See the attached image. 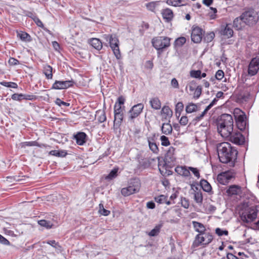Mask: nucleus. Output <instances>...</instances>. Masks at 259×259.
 Listing matches in <instances>:
<instances>
[{
	"instance_id": "7c9ffc66",
	"label": "nucleus",
	"mask_w": 259,
	"mask_h": 259,
	"mask_svg": "<svg viewBox=\"0 0 259 259\" xmlns=\"http://www.w3.org/2000/svg\"><path fill=\"white\" fill-rule=\"evenodd\" d=\"M200 185L202 189L206 192H210L211 191L212 188L210 184L205 180H202L200 181Z\"/></svg>"
},
{
	"instance_id": "f3484780",
	"label": "nucleus",
	"mask_w": 259,
	"mask_h": 259,
	"mask_svg": "<svg viewBox=\"0 0 259 259\" xmlns=\"http://www.w3.org/2000/svg\"><path fill=\"white\" fill-rule=\"evenodd\" d=\"M161 114L162 120H169L172 115V111L167 106H164L161 109Z\"/></svg>"
},
{
	"instance_id": "2eb2a0df",
	"label": "nucleus",
	"mask_w": 259,
	"mask_h": 259,
	"mask_svg": "<svg viewBox=\"0 0 259 259\" xmlns=\"http://www.w3.org/2000/svg\"><path fill=\"white\" fill-rule=\"evenodd\" d=\"M229 196L238 195L242 192L241 186L237 185H232L230 186L226 191Z\"/></svg>"
},
{
	"instance_id": "dca6fc26",
	"label": "nucleus",
	"mask_w": 259,
	"mask_h": 259,
	"mask_svg": "<svg viewBox=\"0 0 259 259\" xmlns=\"http://www.w3.org/2000/svg\"><path fill=\"white\" fill-rule=\"evenodd\" d=\"M189 166H177L175 168V171L180 176L188 178L190 177L191 173L189 172Z\"/></svg>"
},
{
	"instance_id": "7ed1b4c3",
	"label": "nucleus",
	"mask_w": 259,
	"mask_h": 259,
	"mask_svg": "<svg viewBox=\"0 0 259 259\" xmlns=\"http://www.w3.org/2000/svg\"><path fill=\"white\" fill-rule=\"evenodd\" d=\"M141 188V182L139 179H131L128 186L121 190V194L124 197L137 193L139 192Z\"/></svg>"
},
{
	"instance_id": "6e6d98bb",
	"label": "nucleus",
	"mask_w": 259,
	"mask_h": 259,
	"mask_svg": "<svg viewBox=\"0 0 259 259\" xmlns=\"http://www.w3.org/2000/svg\"><path fill=\"white\" fill-rule=\"evenodd\" d=\"M38 144L36 141L25 142L22 143V147L26 146H38Z\"/></svg>"
},
{
	"instance_id": "393cba45",
	"label": "nucleus",
	"mask_w": 259,
	"mask_h": 259,
	"mask_svg": "<svg viewBox=\"0 0 259 259\" xmlns=\"http://www.w3.org/2000/svg\"><path fill=\"white\" fill-rule=\"evenodd\" d=\"M87 135L84 133L80 132L75 136L76 142L78 145H82L85 142Z\"/></svg>"
},
{
	"instance_id": "b1692460",
	"label": "nucleus",
	"mask_w": 259,
	"mask_h": 259,
	"mask_svg": "<svg viewBox=\"0 0 259 259\" xmlns=\"http://www.w3.org/2000/svg\"><path fill=\"white\" fill-rule=\"evenodd\" d=\"M170 121L168 120V122L163 123L161 126V131L163 134L168 135L171 134L172 131V127L171 125L169 123Z\"/></svg>"
},
{
	"instance_id": "0eeeda50",
	"label": "nucleus",
	"mask_w": 259,
	"mask_h": 259,
	"mask_svg": "<svg viewBox=\"0 0 259 259\" xmlns=\"http://www.w3.org/2000/svg\"><path fill=\"white\" fill-rule=\"evenodd\" d=\"M241 16L242 19L244 20L246 25L255 24L258 20V14L253 9L245 11L241 14Z\"/></svg>"
},
{
	"instance_id": "774afa93",
	"label": "nucleus",
	"mask_w": 259,
	"mask_h": 259,
	"mask_svg": "<svg viewBox=\"0 0 259 259\" xmlns=\"http://www.w3.org/2000/svg\"><path fill=\"white\" fill-rule=\"evenodd\" d=\"M33 21L35 22L36 24L40 27L43 28L44 27V24L41 21V20L37 17L35 18V19L33 20Z\"/></svg>"
},
{
	"instance_id": "f257e3e1",
	"label": "nucleus",
	"mask_w": 259,
	"mask_h": 259,
	"mask_svg": "<svg viewBox=\"0 0 259 259\" xmlns=\"http://www.w3.org/2000/svg\"><path fill=\"white\" fill-rule=\"evenodd\" d=\"M217 150L220 162L227 163L237 158V151L228 142H222L217 144Z\"/></svg>"
},
{
	"instance_id": "5fc2aeb1",
	"label": "nucleus",
	"mask_w": 259,
	"mask_h": 259,
	"mask_svg": "<svg viewBox=\"0 0 259 259\" xmlns=\"http://www.w3.org/2000/svg\"><path fill=\"white\" fill-rule=\"evenodd\" d=\"M215 233L219 236H221L223 235H228V231L227 230H222L220 228H217L215 229Z\"/></svg>"
},
{
	"instance_id": "2f4dec72",
	"label": "nucleus",
	"mask_w": 259,
	"mask_h": 259,
	"mask_svg": "<svg viewBox=\"0 0 259 259\" xmlns=\"http://www.w3.org/2000/svg\"><path fill=\"white\" fill-rule=\"evenodd\" d=\"M162 227V224L156 225L154 229L148 233V235L150 237H154L158 235Z\"/></svg>"
},
{
	"instance_id": "473e14b6",
	"label": "nucleus",
	"mask_w": 259,
	"mask_h": 259,
	"mask_svg": "<svg viewBox=\"0 0 259 259\" xmlns=\"http://www.w3.org/2000/svg\"><path fill=\"white\" fill-rule=\"evenodd\" d=\"M198 110V106L196 104L190 103L186 106V111L188 113H191Z\"/></svg>"
},
{
	"instance_id": "37998d69",
	"label": "nucleus",
	"mask_w": 259,
	"mask_h": 259,
	"mask_svg": "<svg viewBox=\"0 0 259 259\" xmlns=\"http://www.w3.org/2000/svg\"><path fill=\"white\" fill-rule=\"evenodd\" d=\"M181 0H167L166 3L170 6L178 7L182 5Z\"/></svg>"
},
{
	"instance_id": "ddd939ff",
	"label": "nucleus",
	"mask_w": 259,
	"mask_h": 259,
	"mask_svg": "<svg viewBox=\"0 0 259 259\" xmlns=\"http://www.w3.org/2000/svg\"><path fill=\"white\" fill-rule=\"evenodd\" d=\"M74 82L72 80L58 81L56 80L52 85V88L55 90L66 89L73 86Z\"/></svg>"
},
{
	"instance_id": "1a4fd4ad",
	"label": "nucleus",
	"mask_w": 259,
	"mask_h": 259,
	"mask_svg": "<svg viewBox=\"0 0 259 259\" xmlns=\"http://www.w3.org/2000/svg\"><path fill=\"white\" fill-rule=\"evenodd\" d=\"M235 177V173L232 170L226 171L219 174L217 180L222 185H226Z\"/></svg>"
},
{
	"instance_id": "052dcab7",
	"label": "nucleus",
	"mask_w": 259,
	"mask_h": 259,
	"mask_svg": "<svg viewBox=\"0 0 259 259\" xmlns=\"http://www.w3.org/2000/svg\"><path fill=\"white\" fill-rule=\"evenodd\" d=\"M186 42V38L184 37H181L177 38L176 43L178 46H182Z\"/></svg>"
},
{
	"instance_id": "e2e57ef3",
	"label": "nucleus",
	"mask_w": 259,
	"mask_h": 259,
	"mask_svg": "<svg viewBox=\"0 0 259 259\" xmlns=\"http://www.w3.org/2000/svg\"><path fill=\"white\" fill-rule=\"evenodd\" d=\"M182 206L185 208H188L189 206V201L185 198H183L181 199Z\"/></svg>"
},
{
	"instance_id": "338daca9",
	"label": "nucleus",
	"mask_w": 259,
	"mask_h": 259,
	"mask_svg": "<svg viewBox=\"0 0 259 259\" xmlns=\"http://www.w3.org/2000/svg\"><path fill=\"white\" fill-rule=\"evenodd\" d=\"M171 85L173 88L175 89H178L179 88L178 81L175 78H174L171 79Z\"/></svg>"
},
{
	"instance_id": "c9c22d12",
	"label": "nucleus",
	"mask_w": 259,
	"mask_h": 259,
	"mask_svg": "<svg viewBox=\"0 0 259 259\" xmlns=\"http://www.w3.org/2000/svg\"><path fill=\"white\" fill-rule=\"evenodd\" d=\"M96 117L101 123L104 122L106 120V116L103 111H98L96 112Z\"/></svg>"
},
{
	"instance_id": "423d86ee",
	"label": "nucleus",
	"mask_w": 259,
	"mask_h": 259,
	"mask_svg": "<svg viewBox=\"0 0 259 259\" xmlns=\"http://www.w3.org/2000/svg\"><path fill=\"white\" fill-rule=\"evenodd\" d=\"M257 210L254 207L245 208L240 214L241 220L244 223L253 222L257 217Z\"/></svg>"
},
{
	"instance_id": "c03bdc74",
	"label": "nucleus",
	"mask_w": 259,
	"mask_h": 259,
	"mask_svg": "<svg viewBox=\"0 0 259 259\" xmlns=\"http://www.w3.org/2000/svg\"><path fill=\"white\" fill-rule=\"evenodd\" d=\"M189 172L191 171V172L194 175V176L197 179L200 178V175L199 170L197 168L189 166Z\"/></svg>"
},
{
	"instance_id": "e433bc0d",
	"label": "nucleus",
	"mask_w": 259,
	"mask_h": 259,
	"mask_svg": "<svg viewBox=\"0 0 259 259\" xmlns=\"http://www.w3.org/2000/svg\"><path fill=\"white\" fill-rule=\"evenodd\" d=\"M118 171V167H114L110 173L105 177L106 180H111L115 178L117 176Z\"/></svg>"
},
{
	"instance_id": "a878e982",
	"label": "nucleus",
	"mask_w": 259,
	"mask_h": 259,
	"mask_svg": "<svg viewBox=\"0 0 259 259\" xmlns=\"http://www.w3.org/2000/svg\"><path fill=\"white\" fill-rule=\"evenodd\" d=\"M233 30L229 24H227L221 31V34L227 38L231 37L233 35Z\"/></svg>"
},
{
	"instance_id": "603ef678",
	"label": "nucleus",
	"mask_w": 259,
	"mask_h": 259,
	"mask_svg": "<svg viewBox=\"0 0 259 259\" xmlns=\"http://www.w3.org/2000/svg\"><path fill=\"white\" fill-rule=\"evenodd\" d=\"M56 104L61 107L62 106L68 107L70 106V104L67 102H65L62 101L60 98H57L55 101Z\"/></svg>"
},
{
	"instance_id": "a211bd4d",
	"label": "nucleus",
	"mask_w": 259,
	"mask_h": 259,
	"mask_svg": "<svg viewBox=\"0 0 259 259\" xmlns=\"http://www.w3.org/2000/svg\"><path fill=\"white\" fill-rule=\"evenodd\" d=\"M124 102L125 99L122 96L118 98L117 101L114 106V113L123 112V109L122 108L121 105L124 104Z\"/></svg>"
},
{
	"instance_id": "412c9836",
	"label": "nucleus",
	"mask_w": 259,
	"mask_h": 259,
	"mask_svg": "<svg viewBox=\"0 0 259 259\" xmlns=\"http://www.w3.org/2000/svg\"><path fill=\"white\" fill-rule=\"evenodd\" d=\"M192 223L196 232H198L199 234H201L205 232L206 229L203 224L196 221H192Z\"/></svg>"
},
{
	"instance_id": "a19ab883",
	"label": "nucleus",
	"mask_w": 259,
	"mask_h": 259,
	"mask_svg": "<svg viewBox=\"0 0 259 259\" xmlns=\"http://www.w3.org/2000/svg\"><path fill=\"white\" fill-rule=\"evenodd\" d=\"M161 142V145L163 146L167 147L170 145V143L168 138L165 136H161L160 138Z\"/></svg>"
},
{
	"instance_id": "6e6552de",
	"label": "nucleus",
	"mask_w": 259,
	"mask_h": 259,
	"mask_svg": "<svg viewBox=\"0 0 259 259\" xmlns=\"http://www.w3.org/2000/svg\"><path fill=\"white\" fill-rule=\"evenodd\" d=\"M213 240V236L209 233L204 232L203 234H198L195 236L194 244L198 246L201 244L208 245Z\"/></svg>"
},
{
	"instance_id": "0e129e2a",
	"label": "nucleus",
	"mask_w": 259,
	"mask_h": 259,
	"mask_svg": "<svg viewBox=\"0 0 259 259\" xmlns=\"http://www.w3.org/2000/svg\"><path fill=\"white\" fill-rule=\"evenodd\" d=\"M188 122V117L186 116H183L181 117L180 120V123L183 126L186 125Z\"/></svg>"
},
{
	"instance_id": "a18cd8bd",
	"label": "nucleus",
	"mask_w": 259,
	"mask_h": 259,
	"mask_svg": "<svg viewBox=\"0 0 259 259\" xmlns=\"http://www.w3.org/2000/svg\"><path fill=\"white\" fill-rule=\"evenodd\" d=\"M166 196L164 195H160L155 197V201L159 203L163 204L166 202Z\"/></svg>"
},
{
	"instance_id": "39448f33",
	"label": "nucleus",
	"mask_w": 259,
	"mask_h": 259,
	"mask_svg": "<svg viewBox=\"0 0 259 259\" xmlns=\"http://www.w3.org/2000/svg\"><path fill=\"white\" fill-rule=\"evenodd\" d=\"M153 47L158 51H163L170 45V38L167 36H157L152 40Z\"/></svg>"
},
{
	"instance_id": "13d9d810",
	"label": "nucleus",
	"mask_w": 259,
	"mask_h": 259,
	"mask_svg": "<svg viewBox=\"0 0 259 259\" xmlns=\"http://www.w3.org/2000/svg\"><path fill=\"white\" fill-rule=\"evenodd\" d=\"M12 99L14 100L21 101L24 99V95L22 94H14L12 96Z\"/></svg>"
},
{
	"instance_id": "3c124183",
	"label": "nucleus",
	"mask_w": 259,
	"mask_h": 259,
	"mask_svg": "<svg viewBox=\"0 0 259 259\" xmlns=\"http://www.w3.org/2000/svg\"><path fill=\"white\" fill-rule=\"evenodd\" d=\"M190 75L193 78H201V71L192 70L190 71Z\"/></svg>"
},
{
	"instance_id": "f8f14e48",
	"label": "nucleus",
	"mask_w": 259,
	"mask_h": 259,
	"mask_svg": "<svg viewBox=\"0 0 259 259\" xmlns=\"http://www.w3.org/2000/svg\"><path fill=\"white\" fill-rule=\"evenodd\" d=\"M143 109L144 105L142 103H139L133 106L129 111V113L130 114L129 118L131 120H133L139 116L142 112Z\"/></svg>"
},
{
	"instance_id": "4d7b16f0",
	"label": "nucleus",
	"mask_w": 259,
	"mask_h": 259,
	"mask_svg": "<svg viewBox=\"0 0 259 259\" xmlns=\"http://www.w3.org/2000/svg\"><path fill=\"white\" fill-rule=\"evenodd\" d=\"M147 140L148 144L155 143L156 140V136L155 134H153L151 135H149L147 138Z\"/></svg>"
},
{
	"instance_id": "ea45409f",
	"label": "nucleus",
	"mask_w": 259,
	"mask_h": 259,
	"mask_svg": "<svg viewBox=\"0 0 259 259\" xmlns=\"http://www.w3.org/2000/svg\"><path fill=\"white\" fill-rule=\"evenodd\" d=\"M114 113V122H117L118 123H121L123 117V112H116Z\"/></svg>"
},
{
	"instance_id": "6ab92c4d",
	"label": "nucleus",
	"mask_w": 259,
	"mask_h": 259,
	"mask_svg": "<svg viewBox=\"0 0 259 259\" xmlns=\"http://www.w3.org/2000/svg\"><path fill=\"white\" fill-rule=\"evenodd\" d=\"M244 20L242 19V16L235 18L233 21V27L236 30H241L244 28L246 25Z\"/></svg>"
},
{
	"instance_id": "864d4df0",
	"label": "nucleus",
	"mask_w": 259,
	"mask_h": 259,
	"mask_svg": "<svg viewBox=\"0 0 259 259\" xmlns=\"http://www.w3.org/2000/svg\"><path fill=\"white\" fill-rule=\"evenodd\" d=\"M3 85L12 88H16L17 84L15 82L4 81L1 83Z\"/></svg>"
},
{
	"instance_id": "79ce46f5",
	"label": "nucleus",
	"mask_w": 259,
	"mask_h": 259,
	"mask_svg": "<svg viewBox=\"0 0 259 259\" xmlns=\"http://www.w3.org/2000/svg\"><path fill=\"white\" fill-rule=\"evenodd\" d=\"M38 224L46 228L47 229H50L52 228V224L50 222L47 221L45 220H40L38 222Z\"/></svg>"
},
{
	"instance_id": "49530a36",
	"label": "nucleus",
	"mask_w": 259,
	"mask_h": 259,
	"mask_svg": "<svg viewBox=\"0 0 259 259\" xmlns=\"http://www.w3.org/2000/svg\"><path fill=\"white\" fill-rule=\"evenodd\" d=\"M99 212L102 215L104 216H107L110 214V211L104 208L103 204H99Z\"/></svg>"
},
{
	"instance_id": "680f3d73",
	"label": "nucleus",
	"mask_w": 259,
	"mask_h": 259,
	"mask_svg": "<svg viewBox=\"0 0 259 259\" xmlns=\"http://www.w3.org/2000/svg\"><path fill=\"white\" fill-rule=\"evenodd\" d=\"M8 63L10 65L14 66L18 65L19 61L17 59L12 57L9 59Z\"/></svg>"
},
{
	"instance_id": "4468645a",
	"label": "nucleus",
	"mask_w": 259,
	"mask_h": 259,
	"mask_svg": "<svg viewBox=\"0 0 259 259\" xmlns=\"http://www.w3.org/2000/svg\"><path fill=\"white\" fill-rule=\"evenodd\" d=\"M229 140L236 144L240 145L243 143L244 138L242 135L239 132H234L232 133L228 137Z\"/></svg>"
},
{
	"instance_id": "20e7f679",
	"label": "nucleus",
	"mask_w": 259,
	"mask_h": 259,
	"mask_svg": "<svg viewBox=\"0 0 259 259\" xmlns=\"http://www.w3.org/2000/svg\"><path fill=\"white\" fill-rule=\"evenodd\" d=\"M103 38L109 42L116 58L120 59L121 56L119 47V41L118 37L115 34H105Z\"/></svg>"
},
{
	"instance_id": "72a5a7b5",
	"label": "nucleus",
	"mask_w": 259,
	"mask_h": 259,
	"mask_svg": "<svg viewBox=\"0 0 259 259\" xmlns=\"http://www.w3.org/2000/svg\"><path fill=\"white\" fill-rule=\"evenodd\" d=\"M47 243L55 248L58 253L61 252L63 250L62 246L58 242H56L55 240H49Z\"/></svg>"
},
{
	"instance_id": "f03ea898",
	"label": "nucleus",
	"mask_w": 259,
	"mask_h": 259,
	"mask_svg": "<svg viewBox=\"0 0 259 259\" xmlns=\"http://www.w3.org/2000/svg\"><path fill=\"white\" fill-rule=\"evenodd\" d=\"M233 119L228 114H222L217 123L218 133L222 137L228 138L233 131Z\"/></svg>"
},
{
	"instance_id": "de8ad7c7",
	"label": "nucleus",
	"mask_w": 259,
	"mask_h": 259,
	"mask_svg": "<svg viewBox=\"0 0 259 259\" xmlns=\"http://www.w3.org/2000/svg\"><path fill=\"white\" fill-rule=\"evenodd\" d=\"M159 2H152L146 4V7L148 10L154 11L158 3Z\"/></svg>"
},
{
	"instance_id": "c85d7f7f",
	"label": "nucleus",
	"mask_w": 259,
	"mask_h": 259,
	"mask_svg": "<svg viewBox=\"0 0 259 259\" xmlns=\"http://www.w3.org/2000/svg\"><path fill=\"white\" fill-rule=\"evenodd\" d=\"M17 36L19 37L21 40L24 41H30L31 40V36L27 33L24 31H17Z\"/></svg>"
},
{
	"instance_id": "58836bf2",
	"label": "nucleus",
	"mask_w": 259,
	"mask_h": 259,
	"mask_svg": "<svg viewBox=\"0 0 259 259\" xmlns=\"http://www.w3.org/2000/svg\"><path fill=\"white\" fill-rule=\"evenodd\" d=\"M149 149L152 151V152L156 155L158 154L159 152V149L158 147V145L155 143H151L150 144H148Z\"/></svg>"
},
{
	"instance_id": "c756f323",
	"label": "nucleus",
	"mask_w": 259,
	"mask_h": 259,
	"mask_svg": "<svg viewBox=\"0 0 259 259\" xmlns=\"http://www.w3.org/2000/svg\"><path fill=\"white\" fill-rule=\"evenodd\" d=\"M66 150H52L49 152V154L56 157H64L67 155Z\"/></svg>"
},
{
	"instance_id": "4c0bfd02",
	"label": "nucleus",
	"mask_w": 259,
	"mask_h": 259,
	"mask_svg": "<svg viewBox=\"0 0 259 259\" xmlns=\"http://www.w3.org/2000/svg\"><path fill=\"white\" fill-rule=\"evenodd\" d=\"M212 106V104L210 103L209 105H208L205 110L202 112L201 114H200L199 116H196L194 120L196 121H200L206 114V113L207 112V111L211 108Z\"/></svg>"
},
{
	"instance_id": "8fccbe9b",
	"label": "nucleus",
	"mask_w": 259,
	"mask_h": 259,
	"mask_svg": "<svg viewBox=\"0 0 259 259\" xmlns=\"http://www.w3.org/2000/svg\"><path fill=\"white\" fill-rule=\"evenodd\" d=\"M201 93H202L201 87L200 86H198L196 88V89L194 91L193 98L196 99H198L199 98V97L200 96Z\"/></svg>"
},
{
	"instance_id": "bf43d9fd",
	"label": "nucleus",
	"mask_w": 259,
	"mask_h": 259,
	"mask_svg": "<svg viewBox=\"0 0 259 259\" xmlns=\"http://www.w3.org/2000/svg\"><path fill=\"white\" fill-rule=\"evenodd\" d=\"M215 76L217 79L220 80L224 77V72L222 70H219L216 72Z\"/></svg>"
},
{
	"instance_id": "5701e85b",
	"label": "nucleus",
	"mask_w": 259,
	"mask_h": 259,
	"mask_svg": "<svg viewBox=\"0 0 259 259\" xmlns=\"http://www.w3.org/2000/svg\"><path fill=\"white\" fill-rule=\"evenodd\" d=\"M149 102L153 109L155 110H159L161 108V103L158 98H152L150 99Z\"/></svg>"
},
{
	"instance_id": "cd10ccee",
	"label": "nucleus",
	"mask_w": 259,
	"mask_h": 259,
	"mask_svg": "<svg viewBox=\"0 0 259 259\" xmlns=\"http://www.w3.org/2000/svg\"><path fill=\"white\" fill-rule=\"evenodd\" d=\"M52 70L53 68L50 65H46L44 66L43 72L47 79H50L52 78Z\"/></svg>"
},
{
	"instance_id": "4be33fe9",
	"label": "nucleus",
	"mask_w": 259,
	"mask_h": 259,
	"mask_svg": "<svg viewBox=\"0 0 259 259\" xmlns=\"http://www.w3.org/2000/svg\"><path fill=\"white\" fill-rule=\"evenodd\" d=\"M162 15L163 18L165 19L167 22H169L172 19L174 14L172 10L170 9L166 8L164 9L162 11Z\"/></svg>"
},
{
	"instance_id": "f704fd0d",
	"label": "nucleus",
	"mask_w": 259,
	"mask_h": 259,
	"mask_svg": "<svg viewBox=\"0 0 259 259\" xmlns=\"http://www.w3.org/2000/svg\"><path fill=\"white\" fill-rule=\"evenodd\" d=\"M194 199L195 201L198 204H200L202 202L203 197L200 191H194Z\"/></svg>"
},
{
	"instance_id": "69168bd1",
	"label": "nucleus",
	"mask_w": 259,
	"mask_h": 259,
	"mask_svg": "<svg viewBox=\"0 0 259 259\" xmlns=\"http://www.w3.org/2000/svg\"><path fill=\"white\" fill-rule=\"evenodd\" d=\"M214 37V33L213 32H211L207 34L204 38L207 42H210L212 40Z\"/></svg>"
},
{
	"instance_id": "aec40b11",
	"label": "nucleus",
	"mask_w": 259,
	"mask_h": 259,
	"mask_svg": "<svg viewBox=\"0 0 259 259\" xmlns=\"http://www.w3.org/2000/svg\"><path fill=\"white\" fill-rule=\"evenodd\" d=\"M175 148L172 146L170 147L165 155V159L166 161L170 162H174L176 158L175 157Z\"/></svg>"
},
{
	"instance_id": "bb28decb",
	"label": "nucleus",
	"mask_w": 259,
	"mask_h": 259,
	"mask_svg": "<svg viewBox=\"0 0 259 259\" xmlns=\"http://www.w3.org/2000/svg\"><path fill=\"white\" fill-rule=\"evenodd\" d=\"M90 44L97 50H100L102 48V43L98 38H93L91 39Z\"/></svg>"
},
{
	"instance_id": "9b49d317",
	"label": "nucleus",
	"mask_w": 259,
	"mask_h": 259,
	"mask_svg": "<svg viewBox=\"0 0 259 259\" xmlns=\"http://www.w3.org/2000/svg\"><path fill=\"white\" fill-rule=\"evenodd\" d=\"M259 70V57H256L252 58L248 66L247 73L250 76H252L257 74Z\"/></svg>"
},
{
	"instance_id": "09e8293b",
	"label": "nucleus",
	"mask_w": 259,
	"mask_h": 259,
	"mask_svg": "<svg viewBox=\"0 0 259 259\" xmlns=\"http://www.w3.org/2000/svg\"><path fill=\"white\" fill-rule=\"evenodd\" d=\"M184 109V104L182 102H178L176 105V113H179V115L181 114V112Z\"/></svg>"
},
{
	"instance_id": "9d476101",
	"label": "nucleus",
	"mask_w": 259,
	"mask_h": 259,
	"mask_svg": "<svg viewBox=\"0 0 259 259\" xmlns=\"http://www.w3.org/2000/svg\"><path fill=\"white\" fill-rule=\"evenodd\" d=\"M204 33V31L202 28L197 26H193L191 35L192 41L194 43H199L202 40Z\"/></svg>"
}]
</instances>
